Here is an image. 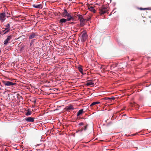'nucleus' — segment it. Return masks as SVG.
<instances>
[{"label":"nucleus","mask_w":151,"mask_h":151,"mask_svg":"<svg viewBox=\"0 0 151 151\" xmlns=\"http://www.w3.org/2000/svg\"><path fill=\"white\" fill-rule=\"evenodd\" d=\"M5 28H4V30H3V32H4V34H6L9 32L10 30V24L9 23L6 24L4 26Z\"/></svg>","instance_id":"6"},{"label":"nucleus","mask_w":151,"mask_h":151,"mask_svg":"<svg viewBox=\"0 0 151 151\" xmlns=\"http://www.w3.org/2000/svg\"><path fill=\"white\" fill-rule=\"evenodd\" d=\"M74 18L73 16H71L70 14L67 12V22H67V24H74Z\"/></svg>","instance_id":"1"},{"label":"nucleus","mask_w":151,"mask_h":151,"mask_svg":"<svg viewBox=\"0 0 151 151\" xmlns=\"http://www.w3.org/2000/svg\"><path fill=\"white\" fill-rule=\"evenodd\" d=\"M74 109V107L72 105L67 106V111Z\"/></svg>","instance_id":"14"},{"label":"nucleus","mask_w":151,"mask_h":151,"mask_svg":"<svg viewBox=\"0 0 151 151\" xmlns=\"http://www.w3.org/2000/svg\"><path fill=\"white\" fill-rule=\"evenodd\" d=\"M2 82L4 85L7 86H12L14 85H15L16 84L15 83H14L10 81H2Z\"/></svg>","instance_id":"5"},{"label":"nucleus","mask_w":151,"mask_h":151,"mask_svg":"<svg viewBox=\"0 0 151 151\" xmlns=\"http://www.w3.org/2000/svg\"><path fill=\"white\" fill-rule=\"evenodd\" d=\"M114 97L109 98V99L114 100Z\"/></svg>","instance_id":"26"},{"label":"nucleus","mask_w":151,"mask_h":151,"mask_svg":"<svg viewBox=\"0 0 151 151\" xmlns=\"http://www.w3.org/2000/svg\"><path fill=\"white\" fill-rule=\"evenodd\" d=\"M88 36L86 33H84L81 36V40L83 42H85Z\"/></svg>","instance_id":"8"},{"label":"nucleus","mask_w":151,"mask_h":151,"mask_svg":"<svg viewBox=\"0 0 151 151\" xmlns=\"http://www.w3.org/2000/svg\"><path fill=\"white\" fill-rule=\"evenodd\" d=\"M84 130H86L87 128V126H85L84 127Z\"/></svg>","instance_id":"27"},{"label":"nucleus","mask_w":151,"mask_h":151,"mask_svg":"<svg viewBox=\"0 0 151 151\" xmlns=\"http://www.w3.org/2000/svg\"><path fill=\"white\" fill-rule=\"evenodd\" d=\"M6 18V15L5 12H3L0 14V22L1 23L3 22Z\"/></svg>","instance_id":"4"},{"label":"nucleus","mask_w":151,"mask_h":151,"mask_svg":"<svg viewBox=\"0 0 151 151\" xmlns=\"http://www.w3.org/2000/svg\"><path fill=\"white\" fill-rule=\"evenodd\" d=\"M1 34V31H0V35Z\"/></svg>","instance_id":"30"},{"label":"nucleus","mask_w":151,"mask_h":151,"mask_svg":"<svg viewBox=\"0 0 151 151\" xmlns=\"http://www.w3.org/2000/svg\"><path fill=\"white\" fill-rule=\"evenodd\" d=\"M13 36V35H11L7 36V38L4 42V44L5 45H7V44L9 43V41L12 39Z\"/></svg>","instance_id":"7"},{"label":"nucleus","mask_w":151,"mask_h":151,"mask_svg":"<svg viewBox=\"0 0 151 151\" xmlns=\"http://www.w3.org/2000/svg\"><path fill=\"white\" fill-rule=\"evenodd\" d=\"M32 6L33 7L37 8H42V5L41 4L36 5L35 4H33L32 5Z\"/></svg>","instance_id":"12"},{"label":"nucleus","mask_w":151,"mask_h":151,"mask_svg":"<svg viewBox=\"0 0 151 151\" xmlns=\"http://www.w3.org/2000/svg\"><path fill=\"white\" fill-rule=\"evenodd\" d=\"M64 16H66V9H64Z\"/></svg>","instance_id":"25"},{"label":"nucleus","mask_w":151,"mask_h":151,"mask_svg":"<svg viewBox=\"0 0 151 151\" xmlns=\"http://www.w3.org/2000/svg\"><path fill=\"white\" fill-rule=\"evenodd\" d=\"M36 35H37L36 33L32 32V33L29 36V40H30L32 39H33L35 37Z\"/></svg>","instance_id":"10"},{"label":"nucleus","mask_w":151,"mask_h":151,"mask_svg":"<svg viewBox=\"0 0 151 151\" xmlns=\"http://www.w3.org/2000/svg\"><path fill=\"white\" fill-rule=\"evenodd\" d=\"M35 40V39H34L31 40V42L30 44V46H31L32 44L34 43V41Z\"/></svg>","instance_id":"21"},{"label":"nucleus","mask_w":151,"mask_h":151,"mask_svg":"<svg viewBox=\"0 0 151 151\" xmlns=\"http://www.w3.org/2000/svg\"><path fill=\"white\" fill-rule=\"evenodd\" d=\"M17 98L19 99H22V97L21 96H20L19 94H17Z\"/></svg>","instance_id":"20"},{"label":"nucleus","mask_w":151,"mask_h":151,"mask_svg":"<svg viewBox=\"0 0 151 151\" xmlns=\"http://www.w3.org/2000/svg\"><path fill=\"white\" fill-rule=\"evenodd\" d=\"M78 69L79 70V71L81 73L83 72V69L81 67H78Z\"/></svg>","instance_id":"19"},{"label":"nucleus","mask_w":151,"mask_h":151,"mask_svg":"<svg viewBox=\"0 0 151 151\" xmlns=\"http://www.w3.org/2000/svg\"><path fill=\"white\" fill-rule=\"evenodd\" d=\"M107 99H109V98L108 97H104V98H102L101 100H107Z\"/></svg>","instance_id":"22"},{"label":"nucleus","mask_w":151,"mask_h":151,"mask_svg":"<svg viewBox=\"0 0 151 151\" xmlns=\"http://www.w3.org/2000/svg\"><path fill=\"white\" fill-rule=\"evenodd\" d=\"M72 0H69L70 1H71Z\"/></svg>","instance_id":"32"},{"label":"nucleus","mask_w":151,"mask_h":151,"mask_svg":"<svg viewBox=\"0 0 151 151\" xmlns=\"http://www.w3.org/2000/svg\"><path fill=\"white\" fill-rule=\"evenodd\" d=\"M86 22H87L88 21H89L91 19V17H89L87 18L86 19Z\"/></svg>","instance_id":"23"},{"label":"nucleus","mask_w":151,"mask_h":151,"mask_svg":"<svg viewBox=\"0 0 151 151\" xmlns=\"http://www.w3.org/2000/svg\"><path fill=\"white\" fill-rule=\"evenodd\" d=\"M33 102L34 103H35V104L36 103V100H35L34 101H33Z\"/></svg>","instance_id":"29"},{"label":"nucleus","mask_w":151,"mask_h":151,"mask_svg":"<svg viewBox=\"0 0 151 151\" xmlns=\"http://www.w3.org/2000/svg\"><path fill=\"white\" fill-rule=\"evenodd\" d=\"M68 94V93H66V94H67V96L68 95L67 94Z\"/></svg>","instance_id":"31"},{"label":"nucleus","mask_w":151,"mask_h":151,"mask_svg":"<svg viewBox=\"0 0 151 151\" xmlns=\"http://www.w3.org/2000/svg\"><path fill=\"white\" fill-rule=\"evenodd\" d=\"M78 17L80 22V25L82 26H83L85 23L86 22V19L83 18V17L81 15H79L78 16Z\"/></svg>","instance_id":"3"},{"label":"nucleus","mask_w":151,"mask_h":151,"mask_svg":"<svg viewBox=\"0 0 151 151\" xmlns=\"http://www.w3.org/2000/svg\"><path fill=\"white\" fill-rule=\"evenodd\" d=\"M83 112V109H81L79 110L77 113V116H79Z\"/></svg>","instance_id":"15"},{"label":"nucleus","mask_w":151,"mask_h":151,"mask_svg":"<svg viewBox=\"0 0 151 151\" xmlns=\"http://www.w3.org/2000/svg\"><path fill=\"white\" fill-rule=\"evenodd\" d=\"M84 124L83 122H80L79 124V125L80 126H82Z\"/></svg>","instance_id":"24"},{"label":"nucleus","mask_w":151,"mask_h":151,"mask_svg":"<svg viewBox=\"0 0 151 151\" xmlns=\"http://www.w3.org/2000/svg\"><path fill=\"white\" fill-rule=\"evenodd\" d=\"M94 83H93L92 81H89L87 82L86 85L88 86H94Z\"/></svg>","instance_id":"13"},{"label":"nucleus","mask_w":151,"mask_h":151,"mask_svg":"<svg viewBox=\"0 0 151 151\" xmlns=\"http://www.w3.org/2000/svg\"><path fill=\"white\" fill-rule=\"evenodd\" d=\"M88 9L93 13H95L96 12V10L94 9V7L92 6H89L88 7Z\"/></svg>","instance_id":"11"},{"label":"nucleus","mask_w":151,"mask_h":151,"mask_svg":"<svg viewBox=\"0 0 151 151\" xmlns=\"http://www.w3.org/2000/svg\"><path fill=\"white\" fill-rule=\"evenodd\" d=\"M147 9V8H140V9L141 10H145L146 9Z\"/></svg>","instance_id":"28"},{"label":"nucleus","mask_w":151,"mask_h":151,"mask_svg":"<svg viewBox=\"0 0 151 151\" xmlns=\"http://www.w3.org/2000/svg\"><path fill=\"white\" fill-rule=\"evenodd\" d=\"M66 22V19L64 18L61 19L59 21V23L62 24H63V23H65Z\"/></svg>","instance_id":"17"},{"label":"nucleus","mask_w":151,"mask_h":151,"mask_svg":"<svg viewBox=\"0 0 151 151\" xmlns=\"http://www.w3.org/2000/svg\"><path fill=\"white\" fill-rule=\"evenodd\" d=\"M34 118L28 117L26 118L25 119L27 122H33L34 121Z\"/></svg>","instance_id":"9"},{"label":"nucleus","mask_w":151,"mask_h":151,"mask_svg":"<svg viewBox=\"0 0 151 151\" xmlns=\"http://www.w3.org/2000/svg\"><path fill=\"white\" fill-rule=\"evenodd\" d=\"M150 22H151V21H150Z\"/></svg>","instance_id":"33"},{"label":"nucleus","mask_w":151,"mask_h":151,"mask_svg":"<svg viewBox=\"0 0 151 151\" xmlns=\"http://www.w3.org/2000/svg\"><path fill=\"white\" fill-rule=\"evenodd\" d=\"M32 113V112L29 109H28L25 112V114L26 116H28L31 115Z\"/></svg>","instance_id":"16"},{"label":"nucleus","mask_w":151,"mask_h":151,"mask_svg":"<svg viewBox=\"0 0 151 151\" xmlns=\"http://www.w3.org/2000/svg\"><path fill=\"white\" fill-rule=\"evenodd\" d=\"M100 102L99 101L94 102H93L90 105V106H93L96 104H100Z\"/></svg>","instance_id":"18"},{"label":"nucleus","mask_w":151,"mask_h":151,"mask_svg":"<svg viewBox=\"0 0 151 151\" xmlns=\"http://www.w3.org/2000/svg\"><path fill=\"white\" fill-rule=\"evenodd\" d=\"M99 13L100 14H103L106 13L108 11V9L106 6L104 5H103L99 8Z\"/></svg>","instance_id":"2"}]
</instances>
